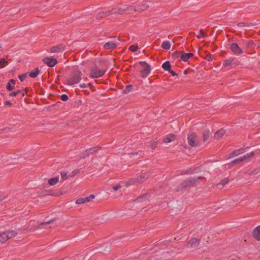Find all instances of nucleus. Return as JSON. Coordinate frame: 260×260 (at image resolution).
Instances as JSON below:
<instances>
[{
    "label": "nucleus",
    "instance_id": "obj_10",
    "mask_svg": "<svg viewBox=\"0 0 260 260\" xmlns=\"http://www.w3.org/2000/svg\"><path fill=\"white\" fill-rule=\"evenodd\" d=\"M95 198V196L93 194H91L89 197L84 198H81L77 200L76 201V203L77 204H84L87 202H90L92 200L94 199Z\"/></svg>",
    "mask_w": 260,
    "mask_h": 260
},
{
    "label": "nucleus",
    "instance_id": "obj_29",
    "mask_svg": "<svg viewBox=\"0 0 260 260\" xmlns=\"http://www.w3.org/2000/svg\"><path fill=\"white\" fill-rule=\"evenodd\" d=\"M210 136V132L209 130H205L203 133V138L204 142L207 141Z\"/></svg>",
    "mask_w": 260,
    "mask_h": 260
},
{
    "label": "nucleus",
    "instance_id": "obj_34",
    "mask_svg": "<svg viewBox=\"0 0 260 260\" xmlns=\"http://www.w3.org/2000/svg\"><path fill=\"white\" fill-rule=\"evenodd\" d=\"M157 144H158V141H152L150 143V148L152 149L153 150V149H154L156 147V146L157 145Z\"/></svg>",
    "mask_w": 260,
    "mask_h": 260
},
{
    "label": "nucleus",
    "instance_id": "obj_44",
    "mask_svg": "<svg viewBox=\"0 0 260 260\" xmlns=\"http://www.w3.org/2000/svg\"><path fill=\"white\" fill-rule=\"evenodd\" d=\"M21 92L20 90H17V91L16 92H12V93H11L10 94V96H16V95H17L19 93H20Z\"/></svg>",
    "mask_w": 260,
    "mask_h": 260
},
{
    "label": "nucleus",
    "instance_id": "obj_53",
    "mask_svg": "<svg viewBox=\"0 0 260 260\" xmlns=\"http://www.w3.org/2000/svg\"><path fill=\"white\" fill-rule=\"evenodd\" d=\"M6 105H11V103L10 102H6Z\"/></svg>",
    "mask_w": 260,
    "mask_h": 260
},
{
    "label": "nucleus",
    "instance_id": "obj_16",
    "mask_svg": "<svg viewBox=\"0 0 260 260\" xmlns=\"http://www.w3.org/2000/svg\"><path fill=\"white\" fill-rule=\"evenodd\" d=\"M225 133V131L224 129L221 128L215 133L214 138L216 139H219L222 137Z\"/></svg>",
    "mask_w": 260,
    "mask_h": 260
},
{
    "label": "nucleus",
    "instance_id": "obj_14",
    "mask_svg": "<svg viewBox=\"0 0 260 260\" xmlns=\"http://www.w3.org/2000/svg\"><path fill=\"white\" fill-rule=\"evenodd\" d=\"M139 6L138 5L135 6H131L125 8L126 13H133L136 11H138V8Z\"/></svg>",
    "mask_w": 260,
    "mask_h": 260
},
{
    "label": "nucleus",
    "instance_id": "obj_7",
    "mask_svg": "<svg viewBox=\"0 0 260 260\" xmlns=\"http://www.w3.org/2000/svg\"><path fill=\"white\" fill-rule=\"evenodd\" d=\"M105 72L106 71L103 70H99L97 68H93L91 70L90 77L92 78H99L103 76L104 75Z\"/></svg>",
    "mask_w": 260,
    "mask_h": 260
},
{
    "label": "nucleus",
    "instance_id": "obj_25",
    "mask_svg": "<svg viewBox=\"0 0 260 260\" xmlns=\"http://www.w3.org/2000/svg\"><path fill=\"white\" fill-rule=\"evenodd\" d=\"M243 161V159L242 158V157H240L238 158H237V159H235V160H233L232 161H231L229 165L231 167L235 166V165L237 164H239L240 162H241Z\"/></svg>",
    "mask_w": 260,
    "mask_h": 260
},
{
    "label": "nucleus",
    "instance_id": "obj_9",
    "mask_svg": "<svg viewBox=\"0 0 260 260\" xmlns=\"http://www.w3.org/2000/svg\"><path fill=\"white\" fill-rule=\"evenodd\" d=\"M101 149V147H99V146L89 148V149H87L85 152H83V156L84 157L88 156L90 154H91L96 152L100 150Z\"/></svg>",
    "mask_w": 260,
    "mask_h": 260
},
{
    "label": "nucleus",
    "instance_id": "obj_5",
    "mask_svg": "<svg viewBox=\"0 0 260 260\" xmlns=\"http://www.w3.org/2000/svg\"><path fill=\"white\" fill-rule=\"evenodd\" d=\"M230 49L235 55L242 54L244 51L243 49L236 43H232L230 46Z\"/></svg>",
    "mask_w": 260,
    "mask_h": 260
},
{
    "label": "nucleus",
    "instance_id": "obj_46",
    "mask_svg": "<svg viewBox=\"0 0 260 260\" xmlns=\"http://www.w3.org/2000/svg\"><path fill=\"white\" fill-rule=\"evenodd\" d=\"M26 77V74H23L19 76V78L21 81H23Z\"/></svg>",
    "mask_w": 260,
    "mask_h": 260
},
{
    "label": "nucleus",
    "instance_id": "obj_1",
    "mask_svg": "<svg viewBox=\"0 0 260 260\" xmlns=\"http://www.w3.org/2000/svg\"><path fill=\"white\" fill-rule=\"evenodd\" d=\"M150 172H145L141 173L136 178L130 179L127 182L129 185H135L146 181L150 176Z\"/></svg>",
    "mask_w": 260,
    "mask_h": 260
},
{
    "label": "nucleus",
    "instance_id": "obj_40",
    "mask_svg": "<svg viewBox=\"0 0 260 260\" xmlns=\"http://www.w3.org/2000/svg\"><path fill=\"white\" fill-rule=\"evenodd\" d=\"M121 187L120 184H116V185L113 186L112 188L114 191H116Z\"/></svg>",
    "mask_w": 260,
    "mask_h": 260
},
{
    "label": "nucleus",
    "instance_id": "obj_2",
    "mask_svg": "<svg viewBox=\"0 0 260 260\" xmlns=\"http://www.w3.org/2000/svg\"><path fill=\"white\" fill-rule=\"evenodd\" d=\"M134 68L136 70H139L141 76L142 78H145L149 76L150 73L151 67L150 65L145 62H140L139 63L135 64Z\"/></svg>",
    "mask_w": 260,
    "mask_h": 260
},
{
    "label": "nucleus",
    "instance_id": "obj_26",
    "mask_svg": "<svg viewBox=\"0 0 260 260\" xmlns=\"http://www.w3.org/2000/svg\"><path fill=\"white\" fill-rule=\"evenodd\" d=\"M171 44L169 41H164L161 44V47L164 49H169L171 48Z\"/></svg>",
    "mask_w": 260,
    "mask_h": 260
},
{
    "label": "nucleus",
    "instance_id": "obj_51",
    "mask_svg": "<svg viewBox=\"0 0 260 260\" xmlns=\"http://www.w3.org/2000/svg\"><path fill=\"white\" fill-rule=\"evenodd\" d=\"M169 72L172 75V76H175L177 75V74L172 70H171V69L170 70V71H169Z\"/></svg>",
    "mask_w": 260,
    "mask_h": 260
},
{
    "label": "nucleus",
    "instance_id": "obj_11",
    "mask_svg": "<svg viewBox=\"0 0 260 260\" xmlns=\"http://www.w3.org/2000/svg\"><path fill=\"white\" fill-rule=\"evenodd\" d=\"M44 62L50 67H54L57 63L56 59L52 57H46L44 59Z\"/></svg>",
    "mask_w": 260,
    "mask_h": 260
},
{
    "label": "nucleus",
    "instance_id": "obj_36",
    "mask_svg": "<svg viewBox=\"0 0 260 260\" xmlns=\"http://www.w3.org/2000/svg\"><path fill=\"white\" fill-rule=\"evenodd\" d=\"M7 61L5 58L0 60V68H2L5 67L7 64Z\"/></svg>",
    "mask_w": 260,
    "mask_h": 260
},
{
    "label": "nucleus",
    "instance_id": "obj_8",
    "mask_svg": "<svg viewBox=\"0 0 260 260\" xmlns=\"http://www.w3.org/2000/svg\"><path fill=\"white\" fill-rule=\"evenodd\" d=\"M200 243V240L196 238L191 239L186 244V247L188 248L197 247Z\"/></svg>",
    "mask_w": 260,
    "mask_h": 260
},
{
    "label": "nucleus",
    "instance_id": "obj_31",
    "mask_svg": "<svg viewBox=\"0 0 260 260\" xmlns=\"http://www.w3.org/2000/svg\"><path fill=\"white\" fill-rule=\"evenodd\" d=\"M139 6V7L138 8V11H144L146 10L148 7L149 6L147 4H143L141 5H138Z\"/></svg>",
    "mask_w": 260,
    "mask_h": 260
},
{
    "label": "nucleus",
    "instance_id": "obj_33",
    "mask_svg": "<svg viewBox=\"0 0 260 260\" xmlns=\"http://www.w3.org/2000/svg\"><path fill=\"white\" fill-rule=\"evenodd\" d=\"M132 85H129L126 86V87L123 90V92L124 93H128L132 91Z\"/></svg>",
    "mask_w": 260,
    "mask_h": 260
},
{
    "label": "nucleus",
    "instance_id": "obj_49",
    "mask_svg": "<svg viewBox=\"0 0 260 260\" xmlns=\"http://www.w3.org/2000/svg\"><path fill=\"white\" fill-rule=\"evenodd\" d=\"M54 220H54V219H52V220H49L48 221H47V222H42L40 225H43V224H50L51 222H53Z\"/></svg>",
    "mask_w": 260,
    "mask_h": 260
},
{
    "label": "nucleus",
    "instance_id": "obj_37",
    "mask_svg": "<svg viewBox=\"0 0 260 260\" xmlns=\"http://www.w3.org/2000/svg\"><path fill=\"white\" fill-rule=\"evenodd\" d=\"M206 36L205 33L204 32L203 29H200L199 34L197 36V38L199 39L204 38Z\"/></svg>",
    "mask_w": 260,
    "mask_h": 260
},
{
    "label": "nucleus",
    "instance_id": "obj_30",
    "mask_svg": "<svg viewBox=\"0 0 260 260\" xmlns=\"http://www.w3.org/2000/svg\"><path fill=\"white\" fill-rule=\"evenodd\" d=\"M12 129V128L9 127H6L4 128H0V135L8 133Z\"/></svg>",
    "mask_w": 260,
    "mask_h": 260
},
{
    "label": "nucleus",
    "instance_id": "obj_17",
    "mask_svg": "<svg viewBox=\"0 0 260 260\" xmlns=\"http://www.w3.org/2000/svg\"><path fill=\"white\" fill-rule=\"evenodd\" d=\"M6 232L8 237V240L14 238L17 235V232L15 230H9L6 231Z\"/></svg>",
    "mask_w": 260,
    "mask_h": 260
},
{
    "label": "nucleus",
    "instance_id": "obj_43",
    "mask_svg": "<svg viewBox=\"0 0 260 260\" xmlns=\"http://www.w3.org/2000/svg\"><path fill=\"white\" fill-rule=\"evenodd\" d=\"M90 85H91L90 83H88V84L83 83V84H81L79 86L81 88H86L88 86H90Z\"/></svg>",
    "mask_w": 260,
    "mask_h": 260
},
{
    "label": "nucleus",
    "instance_id": "obj_39",
    "mask_svg": "<svg viewBox=\"0 0 260 260\" xmlns=\"http://www.w3.org/2000/svg\"><path fill=\"white\" fill-rule=\"evenodd\" d=\"M49 194L51 196L58 197V196L62 195L63 193L62 192L59 191V192L52 193H49Z\"/></svg>",
    "mask_w": 260,
    "mask_h": 260
},
{
    "label": "nucleus",
    "instance_id": "obj_28",
    "mask_svg": "<svg viewBox=\"0 0 260 260\" xmlns=\"http://www.w3.org/2000/svg\"><path fill=\"white\" fill-rule=\"evenodd\" d=\"M162 68L166 71H170L171 69V64L169 61H167L165 62L162 65Z\"/></svg>",
    "mask_w": 260,
    "mask_h": 260
},
{
    "label": "nucleus",
    "instance_id": "obj_45",
    "mask_svg": "<svg viewBox=\"0 0 260 260\" xmlns=\"http://www.w3.org/2000/svg\"><path fill=\"white\" fill-rule=\"evenodd\" d=\"M61 177L63 180H66L67 179V173L65 172H61L60 174Z\"/></svg>",
    "mask_w": 260,
    "mask_h": 260
},
{
    "label": "nucleus",
    "instance_id": "obj_50",
    "mask_svg": "<svg viewBox=\"0 0 260 260\" xmlns=\"http://www.w3.org/2000/svg\"><path fill=\"white\" fill-rule=\"evenodd\" d=\"M147 196H148V194H145L143 195L142 196H141V197H140V198H139V200H140L141 199H144V198H146L147 197Z\"/></svg>",
    "mask_w": 260,
    "mask_h": 260
},
{
    "label": "nucleus",
    "instance_id": "obj_32",
    "mask_svg": "<svg viewBox=\"0 0 260 260\" xmlns=\"http://www.w3.org/2000/svg\"><path fill=\"white\" fill-rule=\"evenodd\" d=\"M39 73V71L38 69H36V70L34 72H31L29 73V76L31 78H35L36 77Z\"/></svg>",
    "mask_w": 260,
    "mask_h": 260
},
{
    "label": "nucleus",
    "instance_id": "obj_19",
    "mask_svg": "<svg viewBox=\"0 0 260 260\" xmlns=\"http://www.w3.org/2000/svg\"><path fill=\"white\" fill-rule=\"evenodd\" d=\"M125 10V8H124V9H122L121 8H114L112 10V13L122 14L123 13H126V11Z\"/></svg>",
    "mask_w": 260,
    "mask_h": 260
},
{
    "label": "nucleus",
    "instance_id": "obj_35",
    "mask_svg": "<svg viewBox=\"0 0 260 260\" xmlns=\"http://www.w3.org/2000/svg\"><path fill=\"white\" fill-rule=\"evenodd\" d=\"M61 50V48L59 46H54L51 48V52H57Z\"/></svg>",
    "mask_w": 260,
    "mask_h": 260
},
{
    "label": "nucleus",
    "instance_id": "obj_42",
    "mask_svg": "<svg viewBox=\"0 0 260 260\" xmlns=\"http://www.w3.org/2000/svg\"><path fill=\"white\" fill-rule=\"evenodd\" d=\"M231 62H232L231 60H226L224 61L223 65L225 67H227V66H229L231 63Z\"/></svg>",
    "mask_w": 260,
    "mask_h": 260
},
{
    "label": "nucleus",
    "instance_id": "obj_22",
    "mask_svg": "<svg viewBox=\"0 0 260 260\" xmlns=\"http://www.w3.org/2000/svg\"><path fill=\"white\" fill-rule=\"evenodd\" d=\"M59 181V176L51 178L48 181V183L50 185H54L57 184Z\"/></svg>",
    "mask_w": 260,
    "mask_h": 260
},
{
    "label": "nucleus",
    "instance_id": "obj_18",
    "mask_svg": "<svg viewBox=\"0 0 260 260\" xmlns=\"http://www.w3.org/2000/svg\"><path fill=\"white\" fill-rule=\"evenodd\" d=\"M8 240V237L5 232H0V242L2 243H5Z\"/></svg>",
    "mask_w": 260,
    "mask_h": 260
},
{
    "label": "nucleus",
    "instance_id": "obj_47",
    "mask_svg": "<svg viewBox=\"0 0 260 260\" xmlns=\"http://www.w3.org/2000/svg\"><path fill=\"white\" fill-rule=\"evenodd\" d=\"M206 59L208 60V61H210V60H212V59H213V56L211 54H209L207 55L206 57Z\"/></svg>",
    "mask_w": 260,
    "mask_h": 260
},
{
    "label": "nucleus",
    "instance_id": "obj_6",
    "mask_svg": "<svg viewBox=\"0 0 260 260\" xmlns=\"http://www.w3.org/2000/svg\"><path fill=\"white\" fill-rule=\"evenodd\" d=\"M188 143L189 145L192 147H195L199 145L196 134L192 133L188 135Z\"/></svg>",
    "mask_w": 260,
    "mask_h": 260
},
{
    "label": "nucleus",
    "instance_id": "obj_21",
    "mask_svg": "<svg viewBox=\"0 0 260 260\" xmlns=\"http://www.w3.org/2000/svg\"><path fill=\"white\" fill-rule=\"evenodd\" d=\"M254 152H251L250 153H248L246 154V155L242 156V158L243 159V161H247L250 160L251 158H252L254 156Z\"/></svg>",
    "mask_w": 260,
    "mask_h": 260
},
{
    "label": "nucleus",
    "instance_id": "obj_38",
    "mask_svg": "<svg viewBox=\"0 0 260 260\" xmlns=\"http://www.w3.org/2000/svg\"><path fill=\"white\" fill-rule=\"evenodd\" d=\"M129 48L132 51L135 52L137 50L138 46L137 45H131Z\"/></svg>",
    "mask_w": 260,
    "mask_h": 260
},
{
    "label": "nucleus",
    "instance_id": "obj_52",
    "mask_svg": "<svg viewBox=\"0 0 260 260\" xmlns=\"http://www.w3.org/2000/svg\"><path fill=\"white\" fill-rule=\"evenodd\" d=\"M187 73H188V71L187 70H184V72H183V73L185 75L187 74Z\"/></svg>",
    "mask_w": 260,
    "mask_h": 260
},
{
    "label": "nucleus",
    "instance_id": "obj_15",
    "mask_svg": "<svg viewBox=\"0 0 260 260\" xmlns=\"http://www.w3.org/2000/svg\"><path fill=\"white\" fill-rule=\"evenodd\" d=\"M244 152V150L242 148L235 150L229 155V158H231L235 156H238L239 155L241 154Z\"/></svg>",
    "mask_w": 260,
    "mask_h": 260
},
{
    "label": "nucleus",
    "instance_id": "obj_4",
    "mask_svg": "<svg viewBox=\"0 0 260 260\" xmlns=\"http://www.w3.org/2000/svg\"><path fill=\"white\" fill-rule=\"evenodd\" d=\"M82 73L79 71L74 72L71 76L68 79L67 84L73 85L79 83L81 79Z\"/></svg>",
    "mask_w": 260,
    "mask_h": 260
},
{
    "label": "nucleus",
    "instance_id": "obj_24",
    "mask_svg": "<svg viewBox=\"0 0 260 260\" xmlns=\"http://www.w3.org/2000/svg\"><path fill=\"white\" fill-rule=\"evenodd\" d=\"M229 179L228 178H224L222 179L219 183H217V186L218 187H220V186H223L229 182Z\"/></svg>",
    "mask_w": 260,
    "mask_h": 260
},
{
    "label": "nucleus",
    "instance_id": "obj_23",
    "mask_svg": "<svg viewBox=\"0 0 260 260\" xmlns=\"http://www.w3.org/2000/svg\"><path fill=\"white\" fill-rule=\"evenodd\" d=\"M116 46V44L111 42H107L104 46V48L107 49H113L115 48Z\"/></svg>",
    "mask_w": 260,
    "mask_h": 260
},
{
    "label": "nucleus",
    "instance_id": "obj_54",
    "mask_svg": "<svg viewBox=\"0 0 260 260\" xmlns=\"http://www.w3.org/2000/svg\"><path fill=\"white\" fill-rule=\"evenodd\" d=\"M105 13L103 12L102 13V15H104Z\"/></svg>",
    "mask_w": 260,
    "mask_h": 260
},
{
    "label": "nucleus",
    "instance_id": "obj_48",
    "mask_svg": "<svg viewBox=\"0 0 260 260\" xmlns=\"http://www.w3.org/2000/svg\"><path fill=\"white\" fill-rule=\"evenodd\" d=\"M6 198V196L2 192H0V201L4 200Z\"/></svg>",
    "mask_w": 260,
    "mask_h": 260
},
{
    "label": "nucleus",
    "instance_id": "obj_20",
    "mask_svg": "<svg viewBox=\"0 0 260 260\" xmlns=\"http://www.w3.org/2000/svg\"><path fill=\"white\" fill-rule=\"evenodd\" d=\"M193 55L191 53H183L182 54L181 58L184 61H187Z\"/></svg>",
    "mask_w": 260,
    "mask_h": 260
},
{
    "label": "nucleus",
    "instance_id": "obj_27",
    "mask_svg": "<svg viewBox=\"0 0 260 260\" xmlns=\"http://www.w3.org/2000/svg\"><path fill=\"white\" fill-rule=\"evenodd\" d=\"M15 84V81L13 79H11L8 83L7 88L9 90H12L14 88V86H12V84L14 85Z\"/></svg>",
    "mask_w": 260,
    "mask_h": 260
},
{
    "label": "nucleus",
    "instance_id": "obj_3",
    "mask_svg": "<svg viewBox=\"0 0 260 260\" xmlns=\"http://www.w3.org/2000/svg\"><path fill=\"white\" fill-rule=\"evenodd\" d=\"M205 177L201 176L198 178H190L184 181L179 187L178 191L181 189L191 187L199 184V180H204Z\"/></svg>",
    "mask_w": 260,
    "mask_h": 260
},
{
    "label": "nucleus",
    "instance_id": "obj_41",
    "mask_svg": "<svg viewBox=\"0 0 260 260\" xmlns=\"http://www.w3.org/2000/svg\"><path fill=\"white\" fill-rule=\"evenodd\" d=\"M61 100L63 101H66L68 100V96L67 94H62L61 95Z\"/></svg>",
    "mask_w": 260,
    "mask_h": 260
},
{
    "label": "nucleus",
    "instance_id": "obj_12",
    "mask_svg": "<svg viewBox=\"0 0 260 260\" xmlns=\"http://www.w3.org/2000/svg\"><path fill=\"white\" fill-rule=\"evenodd\" d=\"M176 139V136L174 134H170L165 136L162 140V141L165 143H168L172 142Z\"/></svg>",
    "mask_w": 260,
    "mask_h": 260
},
{
    "label": "nucleus",
    "instance_id": "obj_13",
    "mask_svg": "<svg viewBox=\"0 0 260 260\" xmlns=\"http://www.w3.org/2000/svg\"><path fill=\"white\" fill-rule=\"evenodd\" d=\"M252 234L254 239L257 241H260V225L254 229Z\"/></svg>",
    "mask_w": 260,
    "mask_h": 260
}]
</instances>
